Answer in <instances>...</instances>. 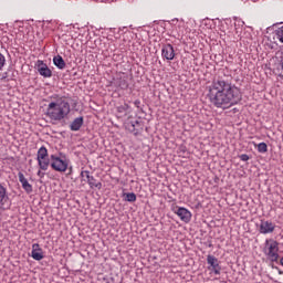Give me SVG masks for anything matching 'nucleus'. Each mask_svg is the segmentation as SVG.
<instances>
[{
	"instance_id": "16",
	"label": "nucleus",
	"mask_w": 283,
	"mask_h": 283,
	"mask_svg": "<svg viewBox=\"0 0 283 283\" xmlns=\"http://www.w3.org/2000/svg\"><path fill=\"white\" fill-rule=\"evenodd\" d=\"M83 123H84L83 117H77V118H75V119L71 123V125H70L71 132H78V129H81V127H83Z\"/></svg>"
},
{
	"instance_id": "2",
	"label": "nucleus",
	"mask_w": 283,
	"mask_h": 283,
	"mask_svg": "<svg viewBox=\"0 0 283 283\" xmlns=\"http://www.w3.org/2000/svg\"><path fill=\"white\" fill-rule=\"evenodd\" d=\"M70 112H72L70 101H67V97L62 96L49 103L45 116L53 125H56L57 123H63L70 116Z\"/></svg>"
},
{
	"instance_id": "12",
	"label": "nucleus",
	"mask_w": 283,
	"mask_h": 283,
	"mask_svg": "<svg viewBox=\"0 0 283 283\" xmlns=\"http://www.w3.org/2000/svg\"><path fill=\"white\" fill-rule=\"evenodd\" d=\"M31 256L33 258V260H36L38 262H40V260H43V249H41V245H39V243L32 244Z\"/></svg>"
},
{
	"instance_id": "27",
	"label": "nucleus",
	"mask_w": 283,
	"mask_h": 283,
	"mask_svg": "<svg viewBox=\"0 0 283 283\" xmlns=\"http://www.w3.org/2000/svg\"><path fill=\"white\" fill-rule=\"evenodd\" d=\"M123 87H127V84H123Z\"/></svg>"
},
{
	"instance_id": "5",
	"label": "nucleus",
	"mask_w": 283,
	"mask_h": 283,
	"mask_svg": "<svg viewBox=\"0 0 283 283\" xmlns=\"http://www.w3.org/2000/svg\"><path fill=\"white\" fill-rule=\"evenodd\" d=\"M36 160H38L39 168L42 171H48V169L50 168V158H48V148H45L44 146L39 148L36 154Z\"/></svg>"
},
{
	"instance_id": "10",
	"label": "nucleus",
	"mask_w": 283,
	"mask_h": 283,
	"mask_svg": "<svg viewBox=\"0 0 283 283\" xmlns=\"http://www.w3.org/2000/svg\"><path fill=\"white\" fill-rule=\"evenodd\" d=\"M126 129H128L130 134H134V136H138V134H140V132L143 130V126L140 125V122L133 120L126 123Z\"/></svg>"
},
{
	"instance_id": "18",
	"label": "nucleus",
	"mask_w": 283,
	"mask_h": 283,
	"mask_svg": "<svg viewBox=\"0 0 283 283\" xmlns=\"http://www.w3.org/2000/svg\"><path fill=\"white\" fill-rule=\"evenodd\" d=\"M258 151L259 154H266L269 151V146H266V143H260L258 145Z\"/></svg>"
},
{
	"instance_id": "13",
	"label": "nucleus",
	"mask_w": 283,
	"mask_h": 283,
	"mask_svg": "<svg viewBox=\"0 0 283 283\" xmlns=\"http://www.w3.org/2000/svg\"><path fill=\"white\" fill-rule=\"evenodd\" d=\"M273 231H275V223L271 221H261L260 233L266 234L273 233Z\"/></svg>"
},
{
	"instance_id": "26",
	"label": "nucleus",
	"mask_w": 283,
	"mask_h": 283,
	"mask_svg": "<svg viewBox=\"0 0 283 283\" xmlns=\"http://www.w3.org/2000/svg\"><path fill=\"white\" fill-rule=\"evenodd\" d=\"M134 105H136V107H138V106L140 105V101L136 99V101L134 102Z\"/></svg>"
},
{
	"instance_id": "24",
	"label": "nucleus",
	"mask_w": 283,
	"mask_h": 283,
	"mask_svg": "<svg viewBox=\"0 0 283 283\" xmlns=\"http://www.w3.org/2000/svg\"><path fill=\"white\" fill-rule=\"evenodd\" d=\"M38 177H39V178H45V172L39 170V171H38Z\"/></svg>"
},
{
	"instance_id": "20",
	"label": "nucleus",
	"mask_w": 283,
	"mask_h": 283,
	"mask_svg": "<svg viewBox=\"0 0 283 283\" xmlns=\"http://www.w3.org/2000/svg\"><path fill=\"white\" fill-rule=\"evenodd\" d=\"M125 200L127 202H136V193H134V192L126 193Z\"/></svg>"
},
{
	"instance_id": "15",
	"label": "nucleus",
	"mask_w": 283,
	"mask_h": 283,
	"mask_svg": "<svg viewBox=\"0 0 283 283\" xmlns=\"http://www.w3.org/2000/svg\"><path fill=\"white\" fill-rule=\"evenodd\" d=\"M8 201V188L6 184L0 182V206Z\"/></svg>"
},
{
	"instance_id": "9",
	"label": "nucleus",
	"mask_w": 283,
	"mask_h": 283,
	"mask_svg": "<svg viewBox=\"0 0 283 283\" xmlns=\"http://www.w3.org/2000/svg\"><path fill=\"white\" fill-rule=\"evenodd\" d=\"M207 263L209 264V270L214 272V275H220L222 268L220 266V261L213 255L207 256Z\"/></svg>"
},
{
	"instance_id": "17",
	"label": "nucleus",
	"mask_w": 283,
	"mask_h": 283,
	"mask_svg": "<svg viewBox=\"0 0 283 283\" xmlns=\"http://www.w3.org/2000/svg\"><path fill=\"white\" fill-rule=\"evenodd\" d=\"M54 66L59 70H65V60H63V56L56 55L53 57Z\"/></svg>"
},
{
	"instance_id": "25",
	"label": "nucleus",
	"mask_w": 283,
	"mask_h": 283,
	"mask_svg": "<svg viewBox=\"0 0 283 283\" xmlns=\"http://www.w3.org/2000/svg\"><path fill=\"white\" fill-rule=\"evenodd\" d=\"M280 66H281V70L283 71V55L281 56V60H280Z\"/></svg>"
},
{
	"instance_id": "14",
	"label": "nucleus",
	"mask_w": 283,
	"mask_h": 283,
	"mask_svg": "<svg viewBox=\"0 0 283 283\" xmlns=\"http://www.w3.org/2000/svg\"><path fill=\"white\" fill-rule=\"evenodd\" d=\"M19 182L22 185V189L27 191L28 193H32L33 189L28 179L25 178V175L23 172L18 174Z\"/></svg>"
},
{
	"instance_id": "23",
	"label": "nucleus",
	"mask_w": 283,
	"mask_h": 283,
	"mask_svg": "<svg viewBox=\"0 0 283 283\" xmlns=\"http://www.w3.org/2000/svg\"><path fill=\"white\" fill-rule=\"evenodd\" d=\"M240 160H242L243 163H247L249 160V155L247 154L240 155Z\"/></svg>"
},
{
	"instance_id": "19",
	"label": "nucleus",
	"mask_w": 283,
	"mask_h": 283,
	"mask_svg": "<svg viewBox=\"0 0 283 283\" xmlns=\"http://www.w3.org/2000/svg\"><path fill=\"white\" fill-rule=\"evenodd\" d=\"M275 36L281 43H283V25L275 30Z\"/></svg>"
},
{
	"instance_id": "4",
	"label": "nucleus",
	"mask_w": 283,
	"mask_h": 283,
	"mask_svg": "<svg viewBox=\"0 0 283 283\" xmlns=\"http://www.w3.org/2000/svg\"><path fill=\"white\" fill-rule=\"evenodd\" d=\"M70 165V161L65 158H61L56 155H51V168L54 171H59L60 174H65L67 171V167Z\"/></svg>"
},
{
	"instance_id": "3",
	"label": "nucleus",
	"mask_w": 283,
	"mask_h": 283,
	"mask_svg": "<svg viewBox=\"0 0 283 283\" xmlns=\"http://www.w3.org/2000/svg\"><path fill=\"white\" fill-rule=\"evenodd\" d=\"M277 251H280V248L277 247V241L275 240H266L265 241V248L264 253L271 260V262H277Z\"/></svg>"
},
{
	"instance_id": "11",
	"label": "nucleus",
	"mask_w": 283,
	"mask_h": 283,
	"mask_svg": "<svg viewBox=\"0 0 283 283\" xmlns=\"http://www.w3.org/2000/svg\"><path fill=\"white\" fill-rule=\"evenodd\" d=\"M38 72L40 76H43L44 78L52 77V70H50L48 64L43 63V61H38Z\"/></svg>"
},
{
	"instance_id": "1",
	"label": "nucleus",
	"mask_w": 283,
	"mask_h": 283,
	"mask_svg": "<svg viewBox=\"0 0 283 283\" xmlns=\"http://www.w3.org/2000/svg\"><path fill=\"white\" fill-rule=\"evenodd\" d=\"M207 98L213 107L229 109L242 101V93L231 82L219 77L208 86Z\"/></svg>"
},
{
	"instance_id": "7",
	"label": "nucleus",
	"mask_w": 283,
	"mask_h": 283,
	"mask_svg": "<svg viewBox=\"0 0 283 283\" xmlns=\"http://www.w3.org/2000/svg\"><path fill=\"white\" fill-rule=\"evenodd\" d=\"M81 177L86 178L84 180H86V182L91 187V189H102L103 188V184L96 181V178H94V176L90 175V170H83L81 172Z\"/></svg>"
},
{
	"instance_id": "8",
	"label": "nucleus",
	"mask_w": 283,
	"mask_h": 283,
	"mask_svg": "<svg viewBox=\"0 0 283 283\" xmlns=\"http://www.w3.org/2000/svg\"><path fill=\"white\" fill-rule=\"evenodd\" d=\"M161 56L166 61H174V59H176V51L174 50V45H171V44L163 45Z\"/></svg>"
},
{
	"instance_id": "22",
	"label": "nucleus",
	"mask_w": 283,
	"mask_h": 283,
	"mask_svg": "<svg viewBox=\"0 0 283 283\" xmlns=\"http://www.w3.org/2000/svg\"><path fill=\"white\" fill-rule=\"evenodd\" d=\"M6 66V56L0 53V72Z\"/></svg>"
},
{
	"instance_id": "6",
	"label": "nucleus",
	"mask_w": 283,
	"mask_h": 283,
	"mask_svg": "<svg viewBox=\"0 0 283 283\" xmlns=\"http://www.w3.org/2000/svg\"><path fill=\"white\" fill-rule=\"evenodd\" d=\"M172 211L180 218L181 222H186V224L191 222V211L187 210V208L176 206Z\"/></svg>"
},
{
	"instance_id": "21",
	"label": "nucleus",
	"mask_w": 283,
	"mask_h": 283,
	"mask_svg": "<svg viewBox=\"0 0 283 283\" xmlns=\"http://www.w3.org/2000/svg\"><path fill=\"white\" fill-rule=\"evenodd\" d=\"M128 109H129V105L128 104H124V105L117 107V112L119 114H125V112H127Z\"/></svg>"
}]
</instances>
